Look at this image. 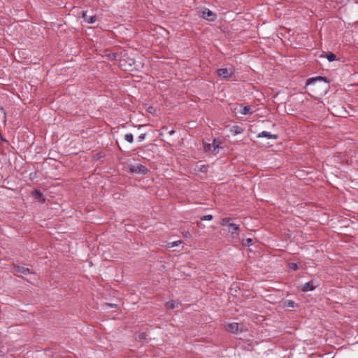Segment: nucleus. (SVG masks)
Returning a JSON list of instances; mask_svg holds the SVG:
<instances>
[{"instance_id":"nucleus-1","label":"nucleus","mask_w":358,"mask_h":358,"mask_svg":"<svg viewBox=\"0 0 358 358\" xmlns=\"http://www.w3.org/2000/svg\"><path fill=\"white\" fill-rule=\"evenodd\" d=\"M225 329L227 331L232 334H238L243 331L244 326L243 324L233 322L226 325Z\"/></svg>"},{"instance_id":"nucleus-2","label":"nucleus","mask_w":358,"mask_h":358,"mask_svg":"<svg viewBox=\"0 0 358 358\" xmlns=\"http://www.w3.org/2000/svg\"><path fill=\"white\" fill-rule=\"evenodd\" d=\"M129 171L133 173L146 174L148 172V169L146 166L142 164L131 165L129 168Z\"/></svg>"},{"instance_id":"nucleus-3","label":"nucleus","mask_w":358,"mask_h":358,"mask_svg":"<svg viewBox=\"0 0 358 358\" xmlns=\"http://www.w3.org/2000/svg\"><path fill=\"white\" fill-rule=\"evenodd\" d=\"M201 17L206 20L213 22L215 20L217 15L213 11L210 10L209 9L204 8L202 10V14Z\"/></svg>"},{"instance_id":"nucleus-4","label":"nucleus","mask_w":358,"mask_h":358,"mask_svg":"<svg viewBox=\"0 0 358 358\" xmlns=\"http://www.w3.org/2000/svg\"><path fill=\"white\" fill-rule=\"evenodd\" d=\"M317 81H323L326 84L329 83L327 78H326V77L316 76V77H313V78L307 79L306 85H315Z\"/></svg>"},{"instance_id":"nucleus-5","label":"nucleus","mask_w":358,"mask_h":358,"mask_svg":"<svg viewBox=\"0 0 358 358\" xmlns=\"http://www.w3.org/2000/svg\"><path fill=\"white\" fill-rule=\"evenodd\" d=\"M79 16L81 17L83 20L88 24H93L96 20V15L88 16L87 15V11H81L79 14Z\"/></svg>"},{"instance_id":"nucleus-6","label":"nucleus","mask_w":358,"mask_h":358,"mask_svg":"<svg viewBox=\"0 0 358 358\" xmlns=\"http://www.w3.org/2000/svg\"><path fill=\"white\" fill-rule=\"evenodd\" d=\"M13 273L17 276H22L30 273L29 269L20 266H16L13 268Z\"/></svg>"},{"instance_id":"nucleus-7","label":"nucleus","mask_w":358,"mask_h":358,"mask_svg":"<svg viewBox=\"0 0 358 358\" xmlns=\"http://www.w3.org/2000/svg\"><path fill=\"white\" fill-rule=\"evenodd\" d=\"M217 74L218 76L222 77L223 78H229L231 76L232 72L229 69L222 68L217 69Z\"/></svg>"},{"instance_id":"nucleus-8","label":"nucleus","mask_w":358,"mask_h":358,"mask_svg":"<svg viewBox=\"0 0 358 358\" xmlns=\"http://www.w3.org/2000/svg\"><path fill=\"white\" fill-rule=\"evenodd\" d=\"M317 286V285H315L314 281L311 280L303 285L300 289L302 292H306L308 291H313Z\"/></svg>"},{"instance_id":"nucleus-9","label":"nucleus","mask_w":358,"mask_h":358,"mask_svg":"<svg viewBox=\"0 0 358 358\" xmlns=\"http://www.w3.org/2000/svg\"><path fill=\"white\" fill-rule=\"evenodd\" d=\"M31 195L33 197H34L35 199H36L39 202L42 203H44L45 202V198L44 197L43 193L39 189H34L31 192Z\"/></svg>"},{"instance_id":"nucleus-10","label":"nucleus","mask_w":358,"mask_h":358,"mask_svg":"<svg viewBox=\"0 0 358 358\" xmlns=\"http://www.w3.org/2000/svg\"><path fill=\"white\" fill-rule=\"evenodd\" d=\"M257 137L258 138L265 137V138H268L277 139L278 138V135H275V134H271L270 132L264 131L259 133L257 135Z\"/></svg>"},{"instance_id":"nucleus-11","label":"nucleus","mask_w":358,"mask_h":358,"mask_svg":"<svg viewBox=\"0 0 358 358\" xmlns=\"http://www.w3.org/2000/svg\"><path fill=\"white\" fill-rule=\"evenodd\" d=\"M231 131L234 135H238V134H241L243 132V129L242 127H241L240 126L234 125L231 127Z\"/></svg>"},{"instance_id":"nucleus-12","label":"nucleus","mask_w":358,"mask_h":358,"mask_svg":"<svg viewBox=\"0 0 358 358\" xmlns=\"http://www.w3.org/2000/svg\"><path fill=\"white\" fill-rule=\"evenodd\" d=\"M0 120L6 124V113L2 106L0 105Z\"/></svg>"},{"instance_id":"nucleus-13","label":"nucleus","mask_w":358,"mask_h":358,"mask_svg":"<svg viewBox=\"0 0 358 358\" xmlns=\"http://www.w3.org/2000/svg\"><path fill=\"white\" fill-rule=\"evenodd\" d=\"M251 108L250 106H240V113L242 115H247L250 113Z\"/></svg>"},{"instance_id":"nucleus-14","label":"nucleus","mask_w":358,"mask_h":358,"mask_svg":"<svg viewBox=\"0 0 358 358\" xmlns=\"http://www.w3.org/2000/svg\"><path fill=\"white\" fill-rule=\"evenodd\" d=\"M213 218L211 215H207L204 216H200L199 220L196 221V224H199L201 221H210Z\"/></svg>"},{"instance_id":"nucleus-15","label":"nucleus","mask_w":358,"mask_h":358,"mask_svg":"<svg viewBox=\"0 0 358 358\" xmlns=\"http://www.w3.org/2000/svg\"><path fill=\"white\" fill-rule=\"evenodd\" d=\"M325 57L328 59L329 62H333L336 59V55L331 52L325 53Z\"/></svg>"},{"instance_id":"nucleus-16","label":"nucleus","mask_w":358,"mask_h":358,"mask_svg":"<svg viewBox=\"0 0 358 358\" xmlns=\"http://www.w3.org/2000/svg\"><path fill=\"white\" fill-rule=\"evenodd\" d=\"M177 306V303L174 301H169L166 302V307L169 309H173Z\"/></svg>"},{"instance_id":"nucleus-17","label":"nucleus","mask_w":358,"mask_h":358,"mask_svg":"<svg viewBox=\"0 0 358 358\" xmlns=\"http://www.w3.org/2000/svg\"><path fill=\"white\" fill-rule=\"evenodd\" d=\"M285 306L289 308H294L296 307L297 304L292 300H287L285 302Z\"/></svg>"},{"instance_id":"nucleus-18","label":"nucleus","mask_w":358,"mask_h":358,"mask_svg":"<svg viewBox=\"0 0 358 358\" xmlns=\"http://www.w3.org/2000/svg\"><path fill=\"white\" fill-rule=\"evenodd\" d=\"M212 145H213V152H214L215 154L217 153V151L216 150L220 148V147L219 144L217 143V140L215 138L213 139Z\"/></svg>"},{"instance_id":"nucleus-19","label":"nucleus","mask_w":358,"mask_h":358,"mask_svg":"<svg viewBox=\"0 0 358 358\" xmlns=\"http://www.w3.org/2000/svg\"><path fill=\"white\" fill-rule=\"evenodd\" d=\"M124 139L125 141H127L128 143H133L134 141V136L132 134H127L124 135Z\"/></svg>"},{"instance_id":"nucleus-20","label":"nucleus","mask_w":358,"mask_h":358,"mask_svg":"<svg viewBox=\"0 0 358 358\" xmlns=\"http://www.w3.org/2000/svg\"><path fill=\"white\" fill-rule=\"evenodd\" d=\"M203 148L206 152H213V145L211 143H205Z\"/></svg>"},{"instance_id":"nucleus-21","label":"nucleus","mask_w":358,"mask_h":358,"mask_svg":"<svg viewBox=\"0 0 358 358\" xmlns=\"http://www.w3.org/2000/svg\"><path fill=\"white\" fill-rule=\"evenodd\" d=\"M243 244L246 246H250L252 244V240L251 238H246L243 240Z\"/></svg>"},{"instance_id":"nucleus-22","label":"nucleus","mask_w":358,"mask_h":358,"mask_svg":"<svg viewBox=\"0 0 358 358\" xmlns=\"http://www.w3.org/2000/svg\"><path fill=\"white\" fill-rule=\"evenodd\" d=\"M289 268L292 270L296 271L298 269V265L296 263L292 262L289 264Z\"/></svg>"},{"instance_id":"nucleus-23","label":"nucleus","mask_w":358,"mask_h":358,"mask_svg":"<svg viewBox=\"0 0 358 358\" xmlns=\"http://www.w3.org/2000/svg\"><path fill=\"white\" fill-rule=\"evenodd\" d=\"M181 241H173V242H171L169 243V247L170 248H173V247H176L178 245H179L180 244Z\"/></svg>"},{"instance_id":"nucleus-24","label":"nucleus","mask_w":358,"mask_h":358,"mask_svg":"<svg viewBox=\"0 0 358 358\" xmlns=\"http://www.w3.org/2000/svg\"><path fill=\"white\" fill-rule=\"evenodd\" d=\"M231 219L230 217H225L222 220V222L221 224H231Z\"/></svg>"},{"instance_id":"nucleus-25","label":"nucleus","mask_w":358,"mask_h":358,"mask_svg":"<svg viewBox=\"0 0 358 358\" xmlns=\"http://www.w3.org/2000/svg\"><path fill=\"white\" fill-rule=\"evenodd\" d=\"M199 171L201 172H203V173H206L208 171V166L206 165H202L200 169H199Z\"/></svg>"},{"instance_id":"nucleus-26","label":"nucleus","mask_w":358,"mask_h":358,"mask_svg":"<svg viewBox=\"0 0 358 358\" xmlns=\"http://www.w3.org/2000/svg\"><path fill=\"white\" fill-rule=\"evenodd\" d=\"M145 136H146V134H145V133L144 134H141V135L138 136V141L139 142L143 141L145 139Z\"/></svg>"},{"instance_id":"nucleus-27","label":"nucleus","mask_w":358,"mask_h":358,"mask_svg":"<svg viewBox=\"0 0 358 358\" xmlns=\"http://www.w3.org/2000/svg\"><path fill=\"white\" fill-rule=\"evenodd\" d=\"M147 111L149 113H155V108L152 106H149L148 108H147Z\"/></svg>"},{"instance_id":"nucleus-28","label":"nucleus","mask_w":358,"mask_h":358,"mask_svg":"<svg viewBox=\"0 0 358 358\" xmlns=\"http://www.w3.org/2000/svg\"><path fill=\"white\" fill-rule=\"evenodd\" d=\"M231 226L234 227V230H237L238 229L237 225H231Z\"/></svg>"},{"instance_id":"nucleus-29","label":"nucleus","mask_w":358,"mask_h":358,"mask_svg":"<svg viewBox=\"0 0 358 358\" xmlns=\"http://www.w3.org/2000/svg\"><path fill=\"white\" fill-rule=\"evenodd\" d=\"M169 134L170 135H172L173 134H174V131L173 130H171V131H169Z\"/></svg>"},{"instance_id":"nucleus-30","label":"nucleus","mask_w":358,"mask_h":358,"mask_svg":"<svg viewBox=\"0 0 358 358\" xmlns=\"http://www.w3.org/2000/svg\"><path fill=\"white\" fill-rule=\"evenodd\" d=\"M1 140L2 141H6V140H5L3 138H2L1 136Z\"/></svg>"},{"instance_id":"nucleus-31","label":"nucleus","mask_w":358,"mask_h":358,"mask_svg":"<svg viewBox=\"0 0 358 358\" xmlns=\"http://www.w3.org/2000/svg\"><path fill=\"white\" fill-rule=\"evenodd\" d=\"M108 306H111V307H113V306H114V305H113V304H108Z\"/></svg>"}]
</instances>
